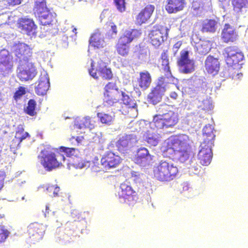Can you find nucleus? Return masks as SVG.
<instances>
[{
	"mask_svg": "<svg viewBox=\"0 0 248 248\" xmlns=\"http://www.w3.org/2000/svg\"><path fill=\"white\" fill-rule=\"evenodd\" d=\"M177 65L181 68V72L184 74L191 73L195 71V62L189 58V51L184 49L180 52L177 61Z\"/></svg>",
	"mask_w": 248,
	"mask_h": 248,
	"instance_id": "9d476101",
	"label": "nucleus"
},
{
	"mask_svg": "<svg viewBox=\"0 0 248 248\" xmlns=\"http://www.w3.org/2000/svg\"><path fill=\"white\" fill-rule=\"evenodd\" d=\"M152 78L150 73L147 71L139 73V77L137 78V84L142 90L148 89L151 84Z\"/></svg>",
	"mask_w": 248,
	"mask_h": 248,
	"instance_id": "6ab92c4d",
	"label": "nucleus"
},
{
	"mask_svg": "<svg viewBox=\"0 0 248 248\" xmlns=\"http://www.w3.org/2000/svg\"><path fill=\"white\" fill-rule=\"evenodd\" d=\"M60 187L56 185H49L46 188V191L50 196L57 197L59 196Z\"/></svg>",
	"mask_w": 248,
	"mask_h": 248,
	"instance_id": "58836bf2",
	"label": "nucleus"
},
{
	"mask_svg": "<svg viewBox=\"0 0 248 248\" xmlns=\"http://www.w3.org/2000/svg\"><path fill=\"white\" fill-rule=\"evenodd\" d=\"M9 235L8 231L0 225V243L4 242Z\"/></svg>",
	"mask_w": 248,
	"mask_h": 248,
	"instance_id": "49530a36",
	"label": "nucleus"
},
{
	"mask_svg": "<svg viewBox=\"0 0 248 248\" xmlns=\"http://www.w3.org/2000/svg\"><path fill=\"white\" fill-rule=\"evenodd\" d=\"M217 22L215 19H206L202 23L201 31L202 32L214 33L216 31Z\"/></svg>",
	"mask_w": 248,
	"mask_h": 248,
	"instance_id": "bb28decb",
	"label": "nucleus"
},
{
	"mask_svg": "<svg viewBox=\"0 0 248 248\" xmlns=\"http://www.w3.org/2000/svg\"><path fill=\"white\" fill-rule=\"evenodd\" d=\"M136 104L132 100H130L129 101L125 102V109H127L128 113L130 111H134L136 113Z\"/></svg>",
	"mask_w": 248,
	"mask_h": 248,
	"instance_id": "a18cd8bd",
	"label": "nucleus"
},
{
	"mask_svg": "<svg viewBox=\"0 0 248 248\" xmlns=\"http://www.w3.org/2000/svg\"><path fill=\"white\" fill-rule=\"evenodd\" d=\"M106 25L108 26V27H110L112 30V33L116 34L117 33V27L114 24V23L112 22H108L106 23Z\"/></svg>",
	"mask_w": 248,
	"mask_h": 248,
	"instance_id": "5fc2aeb1",
	"label": "nucleus"
},
{
	"mask_svg": "<svg viewBox=\"0 0 248 248\" xmlns=\"http://www.w3.org/2000/svg\"><path fill=\"white\" fill-rule=\"evenodd\" d=\"M99 163L96 164L95 163H93V165H92V170L94 172H99L102 171H104V169L101 167Z\"/></svg>",
	"mask_w": 248,
	"mask_h": 248,
	"instance_id": "8fccbe9b",
	"label": "nucleus"
},
{
	"mask_svg": "<svg viewBox=\"0 0 248 248\" xmlns=\"http://www.w3.org/2000/svg\"><path fill=\"white\" fill-rule=\"evenodd\" d=\"M169 29L164 26L156 25L148 33L150 43L155 47H159L168 37Z\"/></svg>",
	"mask_w": 248,
	"mask_h": 248,
	"instance_id": "6e6552de",
	"label": "nucleus"
},
{
	"mask_svg": "<svg viewBox=\"0 0 248 248\" xmlns=\"http://www.w3.org/2000/svg\"><path fill=\"white\" fill-rule=\"evenodd\" d=\"M219 62L218 59L212 56H208L205 62V67L209 74L217 75L219 70Z\"/></svg>",
	"mask_w": 248,
	"mask_h": 248,
	"instance_id": "412c9836",
	"label": "nucleus"
},
{
	"mask_svg": "<svg viewBox=\"0 0 248 248\" xmlns=\"http://www.w3.org/2000/svg\"><path fill=\"white\" fill-rule=\"evenodd\" d=\"M36 102L34 99H30L28 101L27 107L24 108V112L31 116L36 115Z\"/></svg>",
	"mask_w": 248,
	"mask_h": 248,
	"instance_id": "473e14b6",
	"label": "nucleus"
},
{
	"mask_svg": "<svg viewBox=\"0 0 248 248\" xmlns=\"http://www.w3.org/2000/svg\"><path fill=\"white\" fill-rule=\"evenodd\" d=\"M189 169L190 172L195 174H198L202 170V167L198 164L196 159H193L190 161Z\"/></svg>",
	"mask_w": 248,
	"mask_h": 248,
	"instance_id": "e433bc0d",
	"label": "nucleus"
},
{
	"mask_svg": "<svg viewBox=\"0 0 248 248\" xmlns=\"http://www.w3.org/2000/svg\"><path fill=\"white\" fill-rule=\"evenodd\" d=\"M13 63L12 57L9 55L0 54V75L6 76L12 72Z\"/></svg>",
	"mask_w": 248,
	"mask_h": 248,
	"instance_id": "a211bd4d",
	"label": "nucleus"
},
{
	"mask_svg": "<svg viewBox=\"0 0 248 248\" xmlns=\"http://www.w3.org/2000/svg\"><path fill=\"white\" fill-rule=\"evenodd\" d=\"M154 177L160 182H170L179 175L178 167L171 161L161 160L153 169Z\"/></svg>",
	"mask_w": 248,
	"mask_h": 248,
	"instance_id": "f03ea898",
	"label": "nucleus"
},
{
	"mask_svg": "<svg viewBox=\"0 0 248 248\" xmlns=\"http://www.w3.org/2000/svg\"><path fill=\"white\" fill-rule=\"evenodd\" d=\"M96 71L103 79L109 80L112 78L113 74L110 69L107 68L105 63L101 60L98 62Z\"/></svg>",
	"mask_w": 248,
	"mask_h": 248,
	"instance_id": "a878e982",
	"label": "nucleus"
},
{
	"mask_svg": "<svg viewBox=\"0 0 248 248\" xmlns=\"http://www.w3.org/2000/svg\"><path fill=\"white\" fill-rule=\"evenodd\" d=\"M186 0H167L165 10L169 14H176L183 11L186 7Z\"/></svg>",
	"mask_w": 248,
	"mask_h": 248,
	"instance_id": "f3484780",
	"label": "nucleus"
},
{
	"mask_svg": "<svg viewBox=\"0 0 248 248\" xmlns=\"http://www.w3.org/2000/svg\"><path fill=\"white\" fill-rule=\"evenodd\" d=\"M26 93L25 88L20 86L18 88V90L15 93L13 97L15 100H17L20 99Z\"/></svg>",
	"mask_w": 248,
	"mask_h": 248,
	"instance_id": "c03bdc74",
	"label": "nucleus"
},
{
	"mask_svg": "<svg viewBox=\"0 0 248 248\" xmlns=\"http://www.w3.org/2000/svg\"><path fill=\"white\" fill-rule=\"evenodd\" d=\"M231 3L233 12L239 15L242 13L244 9L247 8L248 0H232Z\"/></svg>",
	"mask_w": 248,
	"mask_h": 248,
	"instance_id": "cd10ccee",
	"label": "nucleus"
},
{
	"mask_svg": "<svg viewBox=\"0 0 248 248\" xmlns=\"http://www.w3.org/2000/svg\"><path fill=\"white\" fill-rule=\"evenodd\" d=\"M240 68L237 67H229L228 69L229 76L232 79H239L243 74L239 72Z\"/></svg>",
	"mask_w": 248,
	"mask_h": 248,
	"instance_id": "c9c22d12",
	"label": "nucleus"
},
{
	"mask_svg": "<svg viewBox=\"0 0 248 248\" xmlns=\"http://www.w3.org/2000/svg\"><path fill=\"white\" fill-rule=\"evenodd\" d=\"M190 143L189 137L186 134L173 135L165 141L162 150L166 156L174 157L175 155L181 149H185Z\"/></svg>",
	"mask_w": 248,
	"mask_h": 248,
	"instance_id": "20e7f679",
	"label": "nucleus"
},
{
	"mask_svg": "<svg viewBox=\"0 0 248 248\" xmlns=\"http://www.w3.org/2000/svg\"><path fill=\"white\" fill-rule=\"evenodd\" d=\"M160 137L156 133L147 131L145 135V140L150 146H155L159 142Z\"/></svg>",
	"mask_w": 248,
	"mask_h": 248,
	"instance_id": "c756f323",
	"label": "nucleus"
},
{
	"mask_svg": "<svg viewBox=\"0 0 248 248\" xmlns=\"http://www.w3.org/2000/svg\"><path fill=\"white\" fill-rule=\"evenodd\" d=\"M83 0H78V1L80 2L82 1Z\"/></svg>",
	"mask_w": 248,
	"mask_h": 248,
	"instance_id": "774afa93",
	"label": "nucleus"
},
{
	"mask_svg": "<svg viewBox=\"0 0 248 248\" xmlns=\"http://www.w3.org/2000/svg\"><path fill=\"white\" fill-rule=\"evenodd\" d=\"M199 108L203 110H209L211 109L212 108L211 101L208 99L203 100L200 105Z\"/></svg>",
	"mask_w": 248,
	"mask_h": 248,
	"instance_id": "79ce46f5",
	"label": "nucleus"
},
{
	"mask_svg": "<svg viewBox=\"0 0 248 248\" xmlns=\"http://www.w3.org/2000/svg\"><path fill=\"white\" fill-rule=\"evenodd\" d=\"M16 25L22 33L28 35H33L36 33L37 26L31 18L27 17L20 18L17 20Z\"/></svg>",
	"mask_w": 248,
	"mask_h": 248,
	"instance_id": "f8f14e48",
	"label": "nucleus"
},
{
	"mask_svg": "<svg viewBox=\"0 0 248 248\" xmlns=\"http://www.w3.org/2000/svg\"><path fill=\"white\" fill-rule=\"evenodd\" d=\"M141 33L137 30L133 29L127 31L125 34V42L129 43L140 35Z\"/></svg>",
	"mask_w": 248,
	"mask_h": 248,
	"instance_id": "f704fd0d",
	"label": "nucleus"
},
{
	"mask_svg": "<svg viewBox=\"0 0 248 248\" xmlns=\"http://www.w3.org/2000/svg\"><path fill=\"white\" fill-rule=\"evenodd\" d=\"M79 137H77L76 139V140L77 141V142L78 143L79 142L80 140L79 139Z\"/></svg>",
	"mask_w": 248,
	"mask_h": 248,
	"instance_id": "69168bd1",
	"label": "nucleus"
},
{
	"mask_svg": "<svg viewBox=\"0 0 248 248\" xmlns=\"http://www.w3.org/2000/svg\"><path fill=\"white\" fill-rule=\"evenodd\" d=\"M90 45L94 48H101L104 47V37L98 29L93 32L89 40Z\"/></svg>",
	"mask_w": 248,
	"mask_h": 248,
	"instance_id": "aec40b11",
	"label": "nucleus"
},
{
	"mask_svg": "<svg viewBox=\"0 0 248 248\" xmlns=\"http://www.w3.org/2000/svg\"><path fill=\"white\" fill-rule=\"evenodd\" d=\"M1 157H2V150H1V149H0V160L2 158Z\"/></svg>",
	"mask_w": 248,
	"mask_h": 248,
	"instance_id": "0e129e2a",
	"label": "nucleus"
},
{
	"mask_svg": "<svg viewBox=\"0 0 248 248\" xmlns=\"http://www.w3.org/2000/svg\"><path fill=\"white\" fill-rule=\"evenodd\" d=\"M221 38L224 43H234L238 38V34L235 29L229 23L224 24L221 31Z\"/></svg>",
	"mask_w": 248,
	"mask_h": 248,
	"instance_id": "2eb2a0df",
	"label": "nucleus"
},
{
	"mask_svg": "<svg viewBox=\"0 0 248 248\" xmlns=\"http://www.w3.org/2000/svg\"><path fill=\"white\" fill-rule=\"evenodd\" d=\"M182 45V42L181 41L177 42L172 47L174 55H175L178 51V50Z\"/></svg>",
	"mask_w": 248,
	"mask_h": 248,
	"instance_id": "603ef678",
	"label": "nucleus"
},
{
	"mask_svg": "<svg viewBox=\"0 0 248 248\" xmlns=\"http://www.w3.org/2000/svg\"><path fill=\"white\" fill-rule=\"evenodd\" d=\"M126 97H127V98L128 99H129V97L128 96H127V95H125V98H124V100H125L126 99Z\"/></svg>",
	"mask_w": 248,
	"mask_h": 248,
	"instance_id": "338daca9",
	"label": "nucleus"
},
{
	"mask_svg": "<svg viewBox=\"0 0 248 248\" xmlns=\"http://www.w3.org/2000/svg\"><path fill=\"white\" fill-rule=\"evenodd\" d=\"M179 121L177 113L173 111H169L162 114H156L154 116L153 123L155 126L159 129L172 128Z\"/></svg>",
	"mask_w": 248,
	"mask_h": 248,
	"instance_id": "0eeeda50",
	"label": "nucleus"
},
{
	"mask_svg": "<svg viewBox=\"0 0 248 248\" xmlns=\"http://www.w3.org/2000/svg\"><path fill=\"white\" fill-rule=\"evenodd\" d=\"M116 48L118 53L122 56L124 55V42L121 39L119 40L117 45Z\"/></svg>",
	"mask_w": 248,
	"mask_h": 248,
	"instance_id": "de8ad7c7",
	"label": "nucleus"
},
{
	"mask_svg": "<svg viewBox=\"0 0 248 248\" xmlns=\"http://www.w3.org/2000/svg\"><path fill=\"white\" fill-rule=\"evenodd\" d=\"M28 137H29V133L25 132L23 129L17 130L16 132L14 138L11 142V148L17 149L19 147V145L22 140Z\"/></svg>",
	"mask_w": 248,
	"mask_h": 248,
	"instance_id": "393cba45",
	"label": "nucleus"
},
{
	"mask_svg": "<svg viewBox=\"0 0 248 248\" xmlns=\"http://www.w3.org/2000/svg\"><path fill=\"white\" fill-rule=\"evenodd\" d=\"M211 146L201 143L200 150L198 154V161L202 166H208L211 162L213 153Z\"/></svg>",
	"mask_w": 248,
	"mask_h": 248,
	"instance_id": "4468645a",
	"label": "nucleus"
},
{
	"mask_svg": "<svg viewBox=\"0 0 248 248\" xmlns=\"http://www.w3.org/2000/svg\"><path fill=\"white\" fill-rule=\"evenodd\" d=\"M155 10V6L152 5H147L136 17V21L140 25L146 23L151 17Z\"/></svg>",
	"mask_w": 248,
	"mask_h": 248,
	"instance_id": "4be33fe9",
	"label": "nucleus"
},
{
	"mask_svg": "<svg viewBox=\"0 0 248 248\" xmlns=\"http://www.w3.org/2000/svg\"><path fill=\"white\" fill-rule=\"evenodd\" d=\"M224 55L225 62L229 67H237L240 68L242 64L241 62L244 59V54L238 51L237 48L234 46L227 47L224 50Z\"/></svg>",
	"mask_w": 248,
	"mask_h": 248,
	"instance_id": "1a4fd4ad",
	"label": "nucleus"
},
{
	"mask_svg": "<svg viewBox=\"0 0 248 248\" xmlns=\"http://www.w3.org/2000/svg\"><path fill=\"white\" fill-rule=\"evenodd\" d=\"M167 107H168V106L166 104L161 105L160 106L157 111L159 112L163 113V110L165 109L166 108H167Z\"/></svg>",
	"mask_w": 248,
	"mask_h": 248,
	"instance_id": "bf43d9fd",
	"label": "nucleus"
},
{
	"mask_svg": "<svg viewBox=\"0 0 248 248\" xmlns=\"http://www.w3.org/2000/svg\"><path fill=\"white\" fill-rule=\"evenodd\" d=\"M81 124L83 125V126L90 129L94 128L96 124V121L94 119L89 117L84 118Z\"/></svg>",
	"mask_w": 248,
	"mask_h": 248,
	"instance_id": "4c0bfd02",
	"label": "nucleus"
},
{
	"mask_svg": "<svg viewBox=\"0 0 248 248\" xmlns=\"http://www.w3.org/2000/svg\"><path fill=\"white\" fill-rule=\"evenodd\" d=\"M5 178V172L3 171L0 170V190L3 187Z\"/></svg>",
	"mask_w": 248,
	"mask_h": 248,
	"instance_id": "6e6d98bb",
	"label": "nucleus"
},
{
	"mask_svg": "<svg viewBox=\"0 0 248 248\" xmlns=\"http://www.w3.org/2000/svg\"><path fill=\"white\" fill-rule=\"evenodd\" d=\"M58 150L61 152H64L67 156L70 157L75 155L77 149L75 148H69L64 146H61L59 148Z\"/></svg>",
	"mask_w": 248,
	"mask_h": 248,
	"instance_id": "a19ab883",
	"label": "nucleus"
},
{
	"mask_svg": "<svg viewBox=\"0 0 248 248\" xmlns=\"http://www.w3.org/2000/svg\"><path fill=\"white\" fill-rule=\"evenodd\" d=\"M203 141L206 145L213 146L215 138L214 128L211 125H206L202 130Z\"/></svg>",
	"mask_w": 248,
	"mask_h": 248,
	"instance_id": "5701e85b",
	"label": "nucleus"
},
{
	"mask_svg": "<svg viewBox=\"0 0 248 248\" xmlns=\"http://www.w3.org/2000/svg\"><path fill=\"white\" fill-rule=\"evenodd\" d=\"M121 162V157L111 152L105 153L101 159V166L105 170L116 167Z\"/></svg>",
	"mask_w": 248,
	"mask_h": 248,
	"instance_id": "ddd939ff",
	"label": "nucleus"
},
{
	"mask_svg": "<svg viewBox=\"0 0 248 248\" xmlns=\"http://www.w3.org/2000/svg\"><path fill=\"white\" fill-rule=\"evenodd\" d=\"M150 154L148 150L145 148H140L137 152L134 158L135 162L141 166H145L148 164V158Z\"/></svg>",
	"mask_w": 248,
	"mask_h": 248,
	"instance_id": "b1692460",
	"label": "nucleus"
},
{
	"mask_svg": "<svg viewBox=\"0 0 248 248\" xmlns=\"http://www.w3.org/2000/svg\"><path fill=\"white\" fill-rule=\"evenodd\" d=\"M38 158L47 171H51L62 166V161L64 162L65 159L64 156L59 153L58 149L50 147L43 149Z\"/></svg>",
	"mask_w": 248,
	"mask_h": 248,
	"instance_id": "7ed1b4c3",
	"label": "nucleus"
},
{
	"mask_svg": "<svg viewBox=\"0 0 248 248\" xmlns=\"http://www.w3.org/2000/svg\"><path fill=\"white\" fill-rule=\"evenodd\" d=\"M116 146L118 148V150L120 152H123L124 150V140L123 139H121L118 140L116 143Z\"/></svg>",
	"mask_w": 248,
	"mask_h": 248,
	"instance_id": "3c124183",
	"label": "nucleus"
},
{
	"mask_svg": "<svg viewBox=\"0 0 248 248\" xmlns=\"http://www.w3.org/2000/svg\"><path fill=\"white\" fill-rule=\"evenodd\" d=\"M50 211V210L49 209V206L48 205H46V210L45 212V217H46L47 216H48L49 214V212Z\"/></svg>",
	"mask_w": 248,
	"mask_h": 248,
	"instance_id": "680f3d73",
	"label": "nucleus"
},
{
	"mask_svg": "<svg viewBox=\"0 0 248 248\" xmlns=\"http://www.w3.org/2000/svg\"><path fill=\"white\" fill-rule=\"evenodd\" d=\"M45 231V226L38 222L31 223L27 227L29 238L33 243L41 240L43 237Z\"/></svg>",
	"mask_w": 248,
	"mask_h": 248,
	"instance_id": "9b49d317",
	"label": "nucleus"
},
{
	"mask_svg": "<svg viewBox=\"0 0 248 248\" xmlns=\"http://www.w3.org/2000/svg\"><path fill=\"white\" fill-rule=\"evenodd\" d=\"M49 88V82L48 78L41 79L36 88V93L38 95H44Z\"/></svg>",
	"mask_w": 248,
	"mask_h": 248,
	"instance_id": "c85d7f7f",
	"label": "nucleus"
},
{
	"mask_svg": "<svg viewBox=\"0 0 248 248\" xmlns=\"http://www.w3.org/2000/svg\"><path fill=\"white\" fill-rule=\"evenodd\" d=\"M211 49V45L209 41H202L198 46V53L201 55H206Z\"/></svg>",
	"mask_w": 248,
	"mask_h": 248,
	"instance_id": "72a5a7b5",
	"label": "nucleus"
},
{
	"mask_svg": "<svg viewBox=\"0 0 248 248\" xmlns=\"http://www.w3.org/2000/svg\"><path fill=\"white\" fill-rule=\"evenodd\" d=\"M167 50L164 51L161 55V59L162 60H168V55L167 54Z\"/></svg>",
	"mask_w": 248,
	"mask_h": 248,
	"instance_id": "13d9d810",
	"label": "nucleus"
},
{
	"mask_svg": "<svg viewBox=\"0 0 248 248\" xmlns=\"http://www.w3.org/2000/svg\"><path fill=\"white\" fill-rule=\"evenodd\" d=\"M33 11L41 24L44 26L50 25L55 18L47 7L46 0H34Z\"/></svg>",
	"mask_w": 248,
	"mask_h": 248,
	"instance_id": "423d86ee",
	"label": "nucleus"
},
{
	"mask_svg": "<svg viewBox=\"0 0 248 248\" xmlns=\"http://www.w3.org/2000/svg\"><path fill=\"white\" fill-rule=\"evenodd\" d=\"M162 65L163 66V69L165 73L166 76L169 78L171 75L169 59L162 60Z\"/></svg>",
	"mask_w": 248,
	"mask_h": 248,
	"instance_id": "37998d69",
	"label": "nucleus"
},
{
	"mask_svg": "<svg viewBox=\"0 0 248 248\" xmlns=\"http://www.w3.org/2000/svg\"><path fill=\"white\" fill-rule=\"evenodd\" d=\"M170 97L173 99H176L178 97V94L175 92H172L170 93Z\"/></svg>",
	"mask_w": 248,
	"mask_h": 248,
	"instance_id": "052dcab7",
	"label": "nucleus"
},
{
	"mask_svg": "<svg viewBox=\"0 0 248 248\" xmlns=\"http://www.w3.org/2000/svg\"><path fill=\"white\" fill-rule=\"evenodd\" d=\"M118 196L120 198L123 197V196H124L123 190L121 187L119 188V190L118 191Z\"/></svg>",
	"mask_w": 248,
	"mask_h": 248,
	"instance_id": "e2e57ef3",
	"label": "nucleus"
},
{
	"mask_svg": "<svg viewBox=\"0 0 248 248\" xmlns=\"http://www.w3.org/2000/svg\"><path fill=\"white\" fill-rule=\"evenodd\" d=\"M191 146L190 143L186 147L185 149H182L180 152L175 155L174 157L172 158H176L178 159L181 162H184L188 159L189 157V150Z\"/></svg>",
	"mask_w": 248,
	"mask_h": 248,
	"instance_id": "7c9ffc66",
	"label": "nucleus"
},
{
	"mask_svg": "<svg viewBox=\"0 0 248 248\" xmlns=\"http://www.w3.org/2000/svg\"><path fill=\"white\" fill-rule=\"evenodd\" d=\"M93 64H94V62L93 61H92L91 63V68L89 70V74L92 77H93V78H94L95 79H97L98 78V77L97 75L96 72H93V71L94 70Z\"/></svg>",
	"mask_w": 248,
	"mask_h": 248,
	"instance_id": "864d4df0",
	"label": "nucleus"
},
{
	"mask_svg": "<svg viewBox=\"0 0 248 248\" xmlns=\"http://www.w3.org/2000/svg\"><path fill=\"white\" fill-rule=\"evenodd\" d=\"M96 115L101 123L108 125L111 124L114 118L113 114L103 112H98Z\"/></svg>",
	"mask_w": 248,
	"mask_h": 248,
	"instance_id": "2f4dec72",
	"label": "nucleus"
},
{
	"mask_svg": "<svg viewBox=\"0 0 248 248\" xmlns=\"http://www.w3.org/2000/svg\"><path fill=\"white\" fill-rule=\"evenodd\" d=\"M12 52L15 60L19 63L21 70L18 77L22 81L32 79L36 75L35 63L32 62V49L25 43L17 42L13 45Z\"/></svg>",
	"mask_w": 248,
	"mask_h": 248,
	"instance_id": "f257e3e1",
	"label": "nucleus"
},
{
	"mask_svg": "<svg viewBox=\"0 0 248 248\" xmlns=\"http://www.w3.org/2000/svg\"><path fill=\"white\" fill-rule=\"evenodd\" d=\"M22 0H9L8 3L9 5L14 6L21 3Z\"/></svg>",
	"mask_w": 248,
	"mask_h": 248,
	"instance_id": "4d7b16f0",
	"label": "nucleus"
},
{
	"mask_svg": "<svg viewBox=\"0 0 248 248\" xmlns=\"http://www.w3.org/2000/svg\"><path fill=\"white\" fill-rule=\"evenodd\" d=\"M166 91V88L162 84H158L154 87L147 96L148 101L154 105L160 102Z\"/></svg>",
	"mask_w": 248,
	"mask_h": 248,
	"instance_id": "dca6fc26",
	"label": "nucleus"
},
{
	"mask_svg": "<svg viewBox=\"0 0 248 248\" xmlns=\"http://www.w3.org/2000/svg\"><path fill=\"white\" fill-rule=\"evenodd\" d=\"M117 9L122 12L124 10V0H114Z\"/></svg>",
	"mask_w": 248,
	"mask_h": 248,
	"instance_id": "09e8293b",
	"label": "nucleus"
},
{
	"mask_svg": "<svg viewBox=\"0 0 248 248\" xmlns=\"http://www.w3.org/2000/svg\"><path fill=\"white\" fill-rule=\"evenodd\" d=\"M124 97V93L119 91L115 82H109L105 86L103 99L105 106H112L123 100Z\"/></svg>",
	"mask_w": 248,
	"mask_h": 248,
	"instance_id": "39448f33",
	"label": "nucleus"
},
{
	"mask_svg": "<svg viewBox=\"0 0 248 248\" xmlns=\"http://www.w3.org/2000/svg\"><path fill=\"white\" fill-rule=\"evenodd\" d=\"M135 192L129 186H126L125 188V201L128 202L135 201Z\"/></svg>",
	"mask_w": 248,
	"mask_h": 248,
	"instance_id": "ea45409f",
	"label": "nucleus"
}]
</instances>
